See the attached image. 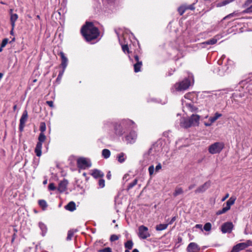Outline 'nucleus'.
<instances>
[{
	"mask_svg": "<svg viewBox=\"0 0 252 252\" xmlns=\"http://www.w3.org/2000/svg\"><path fill=\"white\" fill-rule=\"evenodd\" d=\"M133 125H134V123L129 119L123 120L119 123H116L115 124L108 120L104 122L103 129L109 131L112 127H113L115 135L121 136Z\"/></svg>",
	"mask_w": 252,
	"mask_h": 252,
	"instance_id": "f257e3e1",
	"label": "nucleus"
},
{
	"mask_svg": "<svg viewBox=\"0 0 252 252\" xmlns=\"http://www.w3.org/2000/svg\"><path fill=\"white\" fill-rule=\"evenodd\" d=\"M81 33L88 41L96 38L99 35L98 30L91 22H86L81 29Z\"/></svg>",
	"mask_w": 252,
	"mask_h": 252,
	"instance_id": "f03ea898",
	"label": "nucleus"
},
{
	"mask_svg": "<svg viewBox=\"0 0 252 252\" xmlns=\"http://www.w3.org/2000/svg\"><path fill=\"white\" fill-rule=\"evenodd\" d=\"M194 80L192 74H189L188 78H186L181 82L176 83L171 88V91L172 93L175 92H181L186 90L193 83Z\"/></svg>",
	"mask_w": 252,
	"mask_h": 252,
	"instance_id": "7ed1b4c3",
	"label": "nucleus"
},
{
	"mask_svg": "<svg viewBox=\"0 0 252 252\" xmlns=\"http://www.w3.org/2000/svg\"><path fill=\"white\" fill-rule=\"evenodd\" d=\"M224 144L223 142H217L209 146V152L212 155L219 154L224 148Z\"/></svg>",
	"mask_w": 252,
	"mask_h": 252,
	"instance_id": "20e7f679",
	"label": "nucleus"
},
{
	"mask_svg": "<svg viewBox=\"0 0 252 252\" xmlns=\"http://www.w3.org/2000/svg\"><path fill=\"white\" fill-rule=\"evenodd\" d=\"M249 246H252V240H249L245 242L240 243L236 245L233 247L231 252H239Z\"/></svg>",
	"mask_w": 252,
	"mask_h": 252,
	"instance_id": "39448f33",
	"label": "nucleus"
},
{
	"mask_svg": "<svg viewBox=\"0 0 252 252\" xmlns=\"http://www.w3.org/2000/svg\"><path fill=\"white\" fill-rule=\"evenodd\" d=\"M137 234L141 239H146L151 236L148 228L143 225L139 226Z\"/></svg>",
	"mask_w": 252,
	"mask_h": 252,
	"instance_id": "423d86ee",
	"label": "nucleus"
},
{
	"mask_svg": "<svg viewBox=\"0 0 252 252\" xmlns=\"http://www.w3.org/2000/svg\"><path fill=\"white\" fill-rule=\"evenodd\" d=\"M77 166L79 168L85 169L91 166L90 160L85 158H80L77 159Z\"/></svg>",
	"mask_w": 252,
	"mask_h": 252,
	"instance_id": "0eeeda50",
	"label": "nucleus"
},
{
	"mask_svg": "<svg viewBox=\"0 0 252 252\" xmlns=\"http://www.w3.org/2000/svg\"><path fill=\"white\" fill-rule=\"evenodd\" d=\"M129 58L131 62L134 63V69L135 72H138L140 71V68L142 65V63L141 61H139V57L137 55H135L134 57V59H131L130 56L129 55Z\"/></svg>",
	"mask_w": 252,
	"mask_h": 252,
	"instance_id": "6e6552de",
	"label": "nucleus"
},
{
	"mask_svg": "<svg viewBox=\"0 0 252 252\" xmlns=\"http://www.w3.org/2000/svg\"><path fill=\"white\" fill-rule=\"evenodd\" d=\"M28 114L27 110L24 111L21 118L20 119L19 130L22 131L25 126V124L27 121Z\"/></svg>",
	"mask_w": 252,
	"mask_h": 252,
	"instance_id": "1a4fd4ad",
	"label": "nucleus"
},
{
	"mask_svg": "<svg viewBox=\"0 0 252 252\" xmlns=\"http://www.w3.org/2000/svg\"><path fill=\"white\" fill-rule=\"evenodd\" d=\"M137 138V134L135 131H131L125 137L126 140L128 143H133Z\"/></svg>",
	"mask_w": 252,
	"mask_h": 252,
	"instance_id": "9d476101",
	"label": "nucleus"
},
{
	"mask_svg": "<svg viewBox=\"0 0 252 252\" xmlns=\"http://www.w3.org/2000/svg\"><path fill=\"white\" fill-rule=\"evenodd\" d=\"M190 121V124L186 126H198L200 120V116L198 115L192 114L190 118L189 119Z\"/></svg>",
	"mask_w": 252,
	"mask_h": 252,
	"instance_id": "9b49d317",
	"label": "nucleus"
},
{
	"mask_svg": "<svg viewBox=\"0 0 252 252\" xmlns=\"http://www.w3.org/2000/svg\"><path fill=\"white\" fill-rule=\"evenodd\" d=\"M187 250L188 252H199L200 248L196 243L191 242L189 244Z\"/></svg>",
	"mask_w": 252,
	"mask_h": 252,
	"instance_id": "f8f14e48",
	"label": "nucleus"
},
{
	"mask_svg": "<svg viewBox=\"0 0 252 252\" xmlns=\"http://www.w3.org/2000/svg\"><path fill=\"white\" fill-rule=\"evenodd\" d=\"M210 185L211 183L210 181L206 182L203 185L197 188V189L195 190V192L196 193L204 192L210 187Z\"/></svg>",
	"mask_w": 252,
	"mask_h": 252,
	"instance_id": "ddd939ff",
	"label": "nucleus"
},
{
	"mask_svg": "<svg viewBox=\"0 0 252 252\" xmlns=\"http://www.w3.org/2000/svg\"><path fill=\"white\" fill-rule=\"evenodd\" d=\"M232 228L233 224L232 222H226L221 226V231L223 233H230Z\"/></svg>",
	"mask_w": 252,
	"mask_h": 252,
	"instance_id": "4468645a",
	"label": "nucleus"
},
{
	"mask_svg": "<svg viewBox=\"0 0 252 252\" xmlns=\"http://www.w3.org/2000/svg\"><path fill=\"white\" fill-rule=\"evenodd\" d=\"M227 64H226L224 66H222L218 68V73L220 75H223L224 73L228 70V69L229 68L228 65L230 66L231 65H232V61H231L229 60H227Z\"/></svg>",
	"mask_w": 252,
	"mask_h": 252,
	"instance_id": "2eb2a0df",
	"label": "nucleus"
},
{
	"mask_svg": "<svg viewBox=\"0 0 252 252\" xmlns=\"http://www.w3.org/2000/svg\"><path fill=\"white\" fill-rule=\"evenodd\" d=\"M59 55H60L62 60L61 66L62 68H63V69H65L68 64V59L63 52H61Z\"/></svg>",
	"mask_w": 252,
	"mask_h": 252,
	"instance_id": "dca6fc26",
	"label": "nucleus"
},
{
	"mask_svg": "<svg viewBox=\"0 0 252 252\" xmlns=\"http://www.w3.org/2000/svg\"><path fill=\"white\" fill-rule=\"evenodd\" d=\"M67 184L68 182L66 180L61 181L58 188L59 191L62 192L64 191L66 189Z\"/></svg>",
	"mask_w": 252,
	"mask_h": 252,
	"instance_id": "f3484780",
	"label": "nucleus"
},
{
	"mask_svg": "<svg viewBox=\"0 0 252 252\" xmlns=\"http://www.w3.org/2000/svg\"><path fill=\"white\" fill-rule=\"evenodd\" d=\"M161 169V164L160 163H159L156 166L155 169V167H154V165L150 166L149 168H148V170H149V172L150 175L152 176L154 174L155 170V171L156 172H158Z\"/></svg>",
	"mask_w": 252,
	"mask_h": 252,
	"instance_id": "a211bd4d",
	"label": "nucleus"
},
{
	"mask_svg": "<svg viewBox=\"0 0 252 252\" xmlns=\"http://www.w3.org/2000/svg\"><path fill=\"white\" fill-rule=\"evenodd\" d=\"M91 175L94 178H101L104 176V174L101 171L97 169L92 170Z\"/></svg>",
	"mask_w": 252,
	"mask_h": 252,
	"instance_id": "6ab92c4d",
	"label": "nucleus"
},
{
	"mask_svg": "<svg viewBox=\"0 0 252 252\" xmlns=\"http://www.w3.org/2000/svg\"><path fill=\"white\" fill-rule=\"evenodd\" d=\"M42 147V144L40 142H37L34 150V152L36 155L39 157L41 156V149Z\"/></svg>",
	"mask_w": 252,
	"mask_h": 252,
	"instance_id": "aec40b11",
	"label": "nucleus"
},
{
	"mask_svg": "<svg viewBox=\"0 0 252 252\" xmlns=\"http://www.w3.org/2000/svg\"><path fill=\"white\" fill-rule=\"evenodd\" d=\"M18 18V16L17 14H11L10 16V23L11 27H12V30H13L15 26V22Z\"/></svg>",
	"mask_w": 252,
	"mask_h": 252,
	"instance_id": "412c9836",
	"label": "nucleus"
},
{
	"mask_svg": "<svg viewBox=\"0 0 252 252\" xmlns=\"http://www.w3.org/2000/svg\"><path fill=\"white\" fill-rule=\"evenodd\" d=\"M64 208L66 210L72 212L76 210V204L73 201H71Z\"/></svg>",
	"mask_w": 252,
	"mask_h": 252,
	"instance_id": "4be33fe9",
	"label": "nucleus"
},
{
	"mask_svg": "<svg viewBox=\"0 0 252 252\" xmlns=\"http://www.w3.org/2000/svg\"><path fill=\"white\" fill-rule=\"evenodd\" d=\"M252 3V0H247L245 3L246 6H249ZM252 12V5L250 6L248 8H247L246 10H244L242 13H250Z\"/></svg>",
	"mask_w": 252,
	"mask_h": 252,
	"instance_id": "5701e85b",
	"label": "nucleus"
},
{
	"mask_svg": "<svg viewBox=\"0 0 252 252\" xmlns=\"http://www.w3.org/2000/svg\"><path fill=\"white\" fill-rule=\"evenodd\" d=\"M236 200L235 197H231L226 202V206L225 207L228 210H230L231 206L233 205Z\"/></svg>",
	"mask_w": 252,
	"mask_h": 252,
	"instance_id": "b1692460",
	"label": "nucleus"
},
{
	"mask_svg": "<svg viewBox=\"0 0 252 252\" xmlns=\"http://www.w3.org/2000/svg\"><path fill=\"white\" fill-rule=\"evenodd\" d=\"M186 106L184 107V109H187L189 111L194 112H196L197 110V108L195 107L191 103H186Z\"/></svg>",
	"mask_w": 252,
	"mask_h": 252,
	"instance_id": "393cba45",
	"label": "nucleus"
},
{
	"mask_svg": "<svg viewBox=\"0 0 252 252\" xmlns=\"http://www.w3.org/2000/svg\"><path fill=\"white\" fill-rule=\"evenodd\" d=\"M222 116V114L220 113H219L218 112H216L214 116L213 117H210L209 118V122L211 123H215L219 118L221 117Z\"/></svg>",
	"mask_w": 252,
	"mask_h": 252,
	"instance_id": "a878e982",
	"label": "nucleus"
},
{
	"mask_svg": "<svg viewBox=\"0 0 252 252\" xmlns=\"http://www.w3.org/2000/svg\"><path fill=\"white\" fill-rule=\"evenodd\" d=\"M190 122L189 119H182V120L181 121V122H180V126H182V127H185V128H188V127H190L191 126H186V125H189H189Z\"/></svg>",
	"mask_w": 252,
	"mask_h": 252,
	"instance_id": "bb28decb",
	"label": "nucleus"
},
{
	"mask_svg": "<svg viewBox=\"0 0 252 252\" xmlns=\"http://www.w3.org/2000/svg\"><path fill=\"white\" fill-rule=\"evenodd\" d=\"M168 224H159L156 226V229L157 231H162L166 229L168 227Z\"/></svg>",
	"mask_w": 252,
	"mask_h": 252,
	"instance_id": "cd10ccee",
	"label": "nucleus"
},
{
	"mask_svg": "<svg viewBox=\"0 0 252 252\" xmlns=\"http://www.w3.org/2000/svg\"><path fill=\"white\" fill-rule=\"evenodd\" d=\"M234 0H223L222 1L218 3L217 4V6L218 7H221V6H224L227 4H229V3L232 2V1H234Z\"/></svg>",
	"mask_w": 252,
	"mask_h": 252,
	"instance_id": "c85d7f7f",
	"label": "nucleus"
},
{
	"mask_svg": "<svg viewBox=\"0 0 252 252\" xmlns=\"http://www.w3.org/2000/svg\"><path fill=\"white\" fill-rule=\"evenodd\" d=\"M39 227L42 231V235L44 236L47 231V227L46 225L40 222L39 223Z\"/></svg>",
	"mask_w": 252,
	"mask_h": 252,
	"instance_id": "c756f323",
	"label": "nucleus"
},
{
	"mask_svg": "<svg viewBox=\"0 0 252 252\" xmlns=\"http://www.w3.org/2000/svg\"><path fill=\"white\" fill-rule=\"evenodd\" d=\"M38 204L40 206V207L42 208L43 210H45L47 207V204L46 201L43 199L38 200Z\"/></svg>",
	"mask_w": 252,
	"mask_h": 252,
	"instance_id": "7c9ffc66",
	"label": "nucleus"
},
{
	"mask_svg": "<svg viewBox=\"0 0 252 252\" xmlns=\"http://www.w3.org/2000/svg\"><path fill=\"white\" fill-rule=\"evenodd\" d=\"M217 42V39L215 37L210 39L204 42H203L202 44H207V45H214L216 44Z\"/></svg>",
	"mask_w": 252,
	"mask_h": 252,
	"instance_id": "2f4dec72",
	"label": "nucleus"
},
{
	"mask_svg": "<svg viewBox=\"0 0 252 252\" xmlns=\"http://www.w3.org/2000/svg\"><path fill=\"white\" fill-rule=\"evenodd\" d=\"M102 155L104 158H108L110 156V151L106 149H104L102 151Z\"/></svg>",
	"mask_w": 252,
	"mask_h": 252,
	"instance_id": "473e14b6",
	"label": "nucleus"
},
{
	"mask_svg": "<svg viewBox=\"0 0 252 252\" xmlns=\"http://www.w3.org/2000/svg\"><path fill=\"white\" fill-rule=\"evenodd\" d=\"M125 154L123 153H121L119 154L117 156L118 160L119 162L123 163L125 161L126 158Z\"/></svg>",
	"mask_w": 252,
	"mask_h": 252,
	"instance_id": "72a5a7b5",
	"label": "nucleus"
},
{
	"mask_svg": "<svg viewBox=\"0 0 252 252\" xmlns=\"http://www.w3.org/2000/svg\"><path fill=\"white\" fill-rule=\"evenodd\" d=\"M133 243L131 240H128L125 244V247L126 248L131 250L132 248Z\"/></svg>",
	"mask_w": 252,
	"mask_h": 252,
	"instance_id": "f704fd0d",
	"label": "nucleus"
},
{
	"mask_svg": "<svg viewBox=\"0 0 252 252\" xmlns=\"http://www.w3.org/2000/svg\"><path fill=\"white\" fill-rule=\"evenodd\" d=\"M45 139H46V136L45 135L44 133H40L39 134V135L38 138V142H40V143L42 144V143L43 142H44Z\"/></svg>",
	"mask_w": 252,
	"mask_h": 252,
	"instance_id": "c9c22d12",
	"label": "nucleus"
},
{
	"mask_svg": "<svg viewBox=\"0 0 252 252\" xmlns=\"http://www.w3.org/2000/svg\"><path fill=\"white\" fill-rule=\"evenodd\" d=\"M137 182L138 180L137 179H135L132 183H130L128 184L127 187V189L129 190L131 189L137 184Z\"/></svg>",
	"mask_w": 252,
	"mask_h": 252,
	"instance_id": "e433bc0d",
	"label": "nucleus"
},
{
	"mask_svg": "<svg viewBox=\"0 0 252 252\" xmlns=\"http://www.w3.org/2000/svg\"><path fill=\"white\" fill-rule=\"evenodd\" d=\"M183 192V189L181 188H177L175 189V192L173 193L174 196H176Z\"/></svg>",
	"mask_w": 252,
	"mask_h": 252,
	"instance_id": "4c0bfd02",
	"label": "nucleus"
},
{
	"mask_svg": "<svg viewBox=\"0 0 252 252\" xmlns=\"http://www.w3.org/2000/svg\"><path fill=\"white\" fill-rule=\"evenodd\" d=\"M75 231L73 230H70L68 231L67 233V236L66 237L67 240H71L74 234Z\"/></svg>",
	"mask_w": 252,
	"mask_h": 252,
	"instance_id": "58836bf2",
	"label": "nucleus"
},
{
	"mask_svg": "<svg viewBox=\"0 0 252 252\" xmlns=\"http://www.w3.org/2000/svg\"><path fill=\"white\" fill-rule=\"evenodd\" d=\"M46 127L45 123L44 122H42L40 124L39 129L41 131L40 133H44V132L46 130Z\"/></svg>",
	"mask_w": 252,
	"mask_h": 252,
	"instance_id": "ea45409f",
	"label": "nucleus"
},
{
	"mask_svg": "<svg viewBox=\"0 0 252 252\" xmlns=\"http://www.w3.org/2000/svg\"><path fill=\"white\" fill-rule=\"evenodd\" d=\"M211 224L210 222H207L205 224L203 229L206 231H209L211 229Z\"/></svg>",
	"mask_w": 252,
	"mask_h": 252,
	"instance_id": "a19ab883",
	"label": "nucleus"
},
{
	"mask_svg": "<svg viewBox=\"0 0 252 252\" xmlns=\"http://www.w3.org/2000/svg\"><path fill=\"white\" fill-rule=\"evenodd\" d=\"M228 211V210L225 207H223L222 209L216 212V215H220L226 213Z\"/></svg>",
	"mask_w": 252,
	"mask_h": 252,
	"instance_id": "79ce46f5",
	"label": "nucleus"
},
{
	"mask_svg": "<svg viewBox=\"0 0 252 252\" xmlns=\"http://www.w3.org/2000/svg\"><path fill=\"white\" fill-rule=\"evenodd\" d=\"M239 13L237 12H234L232 13H231V14H229V15L226 16L225 17H224L223 18V20H225L228 18H230V17H232L233 16H239Z\"/></svg>",
	"mask_w": 252,
	"mask_h": 252,
	"instance_id": "37998d69",
	"label": "nucleus"
},
{
	"mask_svg": "<svg viewBox=\"0 0 252 252\" xmlns=\"http://www.w3.org/2000/svg\"><path fill=\"white\" fill-rule=\"evenodd\" d=\"M186 10L185 5L181 6L178 8V12L181 15H183Z\"/></svg>",
	"mask_w": 252,
	"mask_h": 252,
	"instance_id": "c03bdc74",
	"label": "nucleus"
},
{
	"mask_svg": "<svg viewBox=\"0 0 252 252\" xmlns=\"http://www.w3.org/2000/svg\"><path fill=\"white\" fill-rule=\"evenodd\" d=\"M98 185L100 188H102L105 186V181L102 179H100L98 181Z\"/></svg>",
	"mask_w": 252,
	"mask_h": 252,
	"instance_id": "a18cd8bd",
	"label": "nucleus"
},
{
	"mask_svg": "<svg viewBox=\"0 0 252 252\" xmlns=\"http://www.w3.org/2000/svg\"><path fill=\"white\" fill-rule=\"evenodd\" d=\"M122 50L125 53H129V49L127 45H124L122 46Z\"/></svg>",
	"mask_w": 252,
	"mask_h": 252,
	"instance_id": "49530a36",
	"label": "nucleus"
},
{
	"mask_svg": "<svg viewBox=\"0 0 252 252\" xmlns=\"http://www.w3.org/2000/svg\"><path fill=\"white\" fill-rule=\"evenodd\" d=\"M119 239V237L115 234L112 235L110 237V240L111 241H115Z\"/></svg>",
	"mask_w": 252,
	"mask_h": 252,
	"instance_id": "de8ad7c7",
	"label": "nucleus"
},
{
	"mask_svg": "<svg viewBox=\"0 0 252 252\" xmlns=\"http://www.w3.org/2000/svg\"><path fill=\"white\" fill-rule=\"evenodd\" d=\"M8 43V39L4 38L2 40L1 43V47H4Z\"/></svg>",
	"mask_w": 252,
	"mask_h": 252,
	"instance_id": "09e8293b",
	"label": "nucleus"
},
{
	"mask_svg": "<svg viewBox=\"0 0 252 252\" xmlns=\"http://www.w3.org/2000/svg\"><path fill=\"white\" fill-rule=\"evenodd\" d=\"M100 252H112V250L110 248H105L102 250L99 251Z\"/></svg>",
	"mask_w": 252,
	"mask_h": 252,
	"instance_id": "8fccbe9b",
	"label": "nucleus"
},
{
	"mask_svg": "<svg viewBox=\"0 0 252 252\" xmlns=\"http://www.w3.org/2000/svg\"><path fill=\"white\" fill-rule=\"evenodd\" d=\"M48 188L51 190H54L56 189V187L53 183L49 184Z\"/></svg>",
	"mask_w": 252,
	"mask_h": 252,
	"instance_id": "3c124183",
	"label": "nucleus"
},
{
	"mask_svg": "<svg viewBox=\"0 0 252 252\" xmlns=\"http://www.w3.org/2000/svg\"><path fill=\"white\" fill-rule=\"evenodd\" d=\"M186 10L187 9H190V10H193L194 9L195 7L194 6V4H191L190 5L186 6L185 5Z\"/></svg>",
	"mask_w": 252,
	"mask_h": 252,
	"instance_id": "603ef678",
	"label": "nucleus"
},
{
	"mask_svg": "<svg viewBox=\"0 0 252 252\" xmlns=\"http://www.w3.org/2000/svg\"><path fill=\"white\" fill-rule=\"evenodd\" d=\"M225 58V55H222L221 58L218 61V63L219 65H221L222 63V60Z\"/></svg>",
	"mask_w": 252,
	"mask_h": 252,
	"instance_id": "864d4df0",
	"label": "nucleus"
},
{
	"mask_svg": "<svg viewBox=\"0 0 252 252\" xmlns=\"http://www.w3.org/2000/svg\"><path fill=\"white\" fill-rule=\"evenodd\" d=\"M129 179V175L128 174H126L123 177V180L127 181Z\"/></svg>",
	"mask_w": 252,
	"mask_h": 252,
	"instance_id": "5fc2aeb1",
	"label": "nucleus"
},
{
	"mask_svg": "<svg viewBox=\"0 0 252 252\" xmlns=\"http://www.w3.org/2000/svg\"><path fill=\"white\" fill-rule=\"evenodd\" d=\"M46 103L51 107L54 106L53 102L52 101H47Z\"/></svg>",
	"mask_w": 252,
	"mask_h": 252,
	"instance_id": "6e6d98bb",
	"label": "nucleus"
},
{
	"mask_svg": "<svg viewBox=\"0 0 252 252\" xmlns=\"http://www.w3.org/2000/svg\"><path fill=\"white\" fill-rule=\"evenodd\" d=\"M191 94L188 93V94H186L184 95V97L186 99H190V97H191Z\"/></svg>",
	"mask_w": 252,
	"mask_h": 252,
	"instance_id": "4d7b16f0",
	"label": "nucleus"
},
{
	"mask_svg": "<svg viewBox=\"0 0 252 252\" xmlns=\"http://www.w3.org/2000/svg\"><path fill=\"white\" fill-rule=\"evenodd\" d=\"M195 228L200 229L202 231V225L201 224H197L195 225Z\"/></svg>",
	"mask_w": 252,
	"mask_h": 252,
	"instance_id": "13d9d810",
	"label": "nucleus"
},
{
	"mask_svg": "<svg viewBox=\"0 0 252 252\" xmlns=\"http://www.w3.org/2000/svg\"><path fill=\"white\" fill-rule=\"evenodd\" d=\"M64 71H65V69H63V68L62 70L60 71L58 75H59L60 77H62L64 73Z\"/></svg>",
	"mask_w": 252,
	"mask_h": 252,
	"instance_id": "bf43d9fd",
	"label": "nucleus"
},
{
	"mask_svg": "<svg viewBox=\"0 0 252 252\" xmlns=\"http://www.w3.org/2000/svg\"><path fill=\"white\" fill-rule=\"evenodd\" d=\"M175 220H176V217H173L172 218V219L168 223V225L172 224V223Z\"/></svg>",
	"mask_w": 252,
	"mask_h": 252,
	"instance_id": "052dcab7",
	"label": "nucleus"
},
{
	"mask_svg": "<svg viewBox=\"0 0 252 252\" xmlns=\"http://www.w3.org/2000/svg\"><path fill=\"white\" fill-rule=\"evenodd\" d=\"M229 197V194L227 193L224 197L221 199V201H225Z\"/></svg>",
	"mask_w": 252,
	"mask_h": 252,
	"instance_id": "680f3d73",
	"label": "nucleus"
},
{
	"mask_svg": "<svg viewBox=\"0 0 252 252\" xmlns=\"http://www.w3.org/2000/svg\"><path fill=\"white\" fill-rule=\"evenodd\" d=\"M195 187V185H191L189 187V190L192 189Z\"/></svg>",
	"mask_w": 252,
	"mask_h": 252,
	"instance_id": "e2e57ef3",
	"label": "nucleus"
},
{
	"mask_svg": "<svg viewBox=\"0 0 252 252\" xmlns=\"http://www.w3.org/2000/svg\"><path fill=\"white\" fill-rule=\"evenodd\" d=\"M107 178L108 179H110V178H111V174H110V172H109L108 173V174H107Z\"/></svg>",
	"mask_w": 252,
	"mask_h": 252,
	"instance_id": "0e129e2a",
	"label": "nucleus"
},
{
	"mask_svg": "<svg viewBox=\"0 0 252 252\" xmlns=\"http://www.w3.org/2000/svg\"><path fill=\"white\" fill-rule=\"evenodd\" d=\"M213 123H211V122H210V123H205V125L207 126H210Z\"/></svg>",
	"mask_w": 252,
	"mask_h": 252,
	"instance_id": "69168bd1",
	"label": "nucleus"
},
{
	"mask_svg": "<svg viewBox=\"0 0 252 252\" xmlns=\"http://www.w3.org/2000/svg\"><path fill=\"white\" fill-rule=\"evenodd\" d=\"M83 175L86 178V180H88V178L87 177V173H83Z\"/></svg>",
	"mask_w": 252,
	"mask_h": 252,
	"instance_id": "338daca9",
	"label": "nucleus"
},
{
	"mask_svg": "<svg viewBox=\"0 0 252 252\" xmlns=\"http://www.w3.org/2000/svg\"><path fill=\"white\" fill-rule=\"evenodd\" d=\"M132 252H139V251H138L137 249H134V250L132 251Z\"/></svg>",
	"mask_w": 252,
	"mask_h": 252,
	"instance_id": "774afa93",
	"label": "nucleus"
}]
</instances>
